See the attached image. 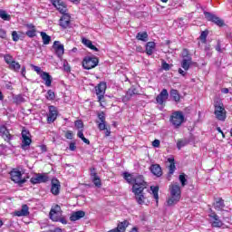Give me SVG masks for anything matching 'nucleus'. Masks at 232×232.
Wrapping results in <instances>:
<instances>
[{
    "label": "nucleus",
    "instance_id": "nucleus-50",
    "mask_svg": "<svg viewBox=\"0 0 232 232\" xmlns=\"http://www.w3.org/2000/svg\"><path fill=\"white\" fill-rule=\"evenodd\" d=\"M74 124L78 130H82V128H84V124L81 120L76 121Z\"/></svg>",
    "mask_w": 232,
    "mask_h": 232
},
{
    "label": "nucleus",
    "instance_id": "nucleus-2",
    "mask_svg": "<svg viewBox=\"0 0 232 232\" xmlns=\"http://www.w3.org/2000/svg\"><path fill=\"white\" fill-rule=\"evenodd\" d=\"M170 198L167 200L168 206H175L180 200V185L179 183L171 184L169 186Z\"/></svg>",
    "mask_w": 232,
    "mask_h": 232
},
{
    "label": "nucleus",
    "instance_id": "nucleus-48",
    "mask_svg": "<svg viewBox=\"0 0 232 232\" xmlns=\"http://www.w3.org/2000/svg\"><path fill=\"white\" fill-rule=\"evenodd\" d=\"M215 50L218 52V53H222L224 52V49H222V44L220 40H218L217 45L215 46Z\"/></svg>",
    "mask_w": 232,
    "mask_h": 232
},
{
    "label": "nucleus",
    "instance_id": "nucleus-20",
    "mask_svg": "<svg viewBox=\"0 0 232 232\" xmlns=\"http://www.w3.org/2000/svg\"><path fill=\"white\" fill-rule=\"evenodd\" d=\"M85 216H86V212L82 210H78L72 213L70 217V220L71 222H75L77 220H81V218H84Z\"/></svg>",
    "mask_w": 232,
    "mask_h": 232
},
{
    "label": "nucleus",
    "instance_id": "nucleus-9",
    "mask_svg": "<svg viewBox=\"0 0 232 232\" xmlns=\"http://www.w3.org/2000/svg\"><path fill=\"white\" fill-rule=\"evenodd\" d=\"M205 18L207 21H211V23H214V24H217V26L222 27L224 24V20H222L220 17L217 16L215 14L210 12H204Z\"/></svg>",
    "mask_w": 232,
    "mask_h": 232
},
{
    "label": "nucleus",
    "instance_id": "nucleus-10",
    "mask_svg": "<svg viewBox=\"0 0 232 232\" xmlns=\"http://www.w3.org/2000/svg\"><path fill=\"white\" fill-rule=\"evenodd\" d=\"M63 217V210L61 209V206L55 205L53 207L49 213V218L53 222H59V218Z\"/></svg>",
    "mask_w": 232,
    "mask_h": 232
},
{
    "label": "nucleus",
    "instance_id": "nucleus-63",
    "mask_svg": "<svg viewBox=\"0 0 232 232\" xmlns=\"http://www.w3.org/2000/svg\"><path fill=\"white\" fill-rule=\"evenodd\" d=\"M178 72H179V73H180V75H182L183 77H186V72L184 70L179 68Z\"/></svg>",
    "mask_w": 232,
    "mask_h": 232
},
{
    "label": "nucleus",
    "instance_id": "nucleus-46",
    "mask_svg": "<svg viewBox=\"0 0 232 232\" xmlns=\"http://www.w3.org/2000/svg\"><path fill=\"white\" fill-rule=\"evenodd\" d=\"M188 145V141L186 140H178L177 142V148L178 150H182V148H184V146Z\"/></svg>",
    "mask_w": 232,
    "mask_h": 232
},
{
    "label": "nucleus",
    "instance_id": "nucleus-35",
    "mask_svg": "<svg viewBox=\"0 0 232 232\" xmlns=\"http://www.w3.org/2000/svg\"><path fill=\"white\" fill-rule=\"evenodd\" d=\"M170 97L174 99L175 102H179L180 101V94L179 93V91L175 89L170 91Z\"/></svg>",
    "mask_w": 232,
    "mask_h": 232
},
{
    "label": "nucleus",
    "instance_id": "nucleus-39",
    "mask_svg": "<svg viewBox=\"0 0 232 232\" xmlns=\"http://www.w3.org/2000/svg\"><path fill=\"white\" fill-rule=\"evenodd\" d=\"M0 17L4 21H10V19H12V16H10L5 10H0Z\"/></svg>",
    "mask_w": 232,
    "mask_h": 232
},
{
    "label": "nucleus",
    "instance_id": "nucleus-17",
    "mask_svg": "<svg viewBox=\"0 0 232 232\" xmlns=\"http://www.w3.org/2000/svg\"><path fill=\"white\" fill-rule=\"evenodd\" d=\"M53 48L55 51L57 57L61 58L64 55V45L59 41H55L53 44Z\"/></svg>",
    "mask_w": 232,
    "mask_h": 232
},
{
    "label": "nucleus",
    "instance_id": "nucleus-28",
    "mask_svg": "<svg viewBox=\"0 0 232 232\" xmlns=\"http://www.w3.org/2000/svg\"><path fill=\"white\" fill-rule=\"evenodd\" d=\"M82 44L87 46V48H90L91 50H93L94 52L99 51V48H97V47H95V45H93V44L92 43V40L82 38Z\"/></svg>",
    "mask_w": 232,
    "mask_h": 232
},
{
    "label": "nucleus",
    "instance_id": "nucleus-19",
    "mask_svg": "<svg viewBox=\"0 0 232 232\" xmlns=\"http://www.w3.org/2000/svg\"><path fill=\"white\" fill-rule=\"evenodd\" d=\"M60 191H61V182H59L57 179H53L51 193H53V195H59Z\"/></svg>",
    "mask_w": 232,
    "mask_h": 232
},
{
    "label": "nucleus",
    "instance_id": "nucleus-4",
    "mask_svg": "<svg viewBox=\"0 0 232 232\" xmlns=\"http://www.w3.org/2000/svg\"><path fill=\"white\" fill-rule=\"evenodd\" d=\"M31 137H32V135L30 134V130L24 128L22 130L21 148L24 151H26V150H30V144H32V138Z\"/></svg>",
    "mask_w": 232,
    "mask_h": 232
},
{
    "label": "nucleus",
    "instance_id": "nucleus-13",
    "mask_svg": "<svg viewBox=\"0 0 232 232\" xmlns=\"http://www.w3.org/2000/svg\"><path fill=\"white\" fill-rule=\"evenodd\" d=\"M98 121H96V124H98V130L100 131H104L106 130V114L104 111H101L97 113Z\"/></svg>",
    "mask_w": 232,
    "mask_h": 232
},
{
    "label": "nucleus",
    "instance_id": "nucleus-38",
    "mask_svg": "<svg viewBox=\"0 0 232 232\" xmlns=\"http://www.w3.org/2000/svg\"><path fill=\"white\" fill-rule=\"evenodd\" d=\"M209 32L208 30L203 31L199 36V39L201 41V43L203 44H206V43H208V35Z\"/></svg>",
    "mask_w": 232,
    "mask_h": 232
},
{
    "label": "nucleus",
    "instance_id": "nucleus-26",
    "mask_svg": "<svg viewBox=\"0 0 232 232\" xmlns=\"http://www.w3.org/2000/svg\"><path fill=\"white\" fill-rule=\"evenodd\" d=\"M135 195L136 201L138 204H144V200H146V197H144V190H140V192H133Z\"/></svg>",
    "mask_w": 232,
    "mask_h": 232
},
{
    "label": "nucleus",
    "instance_id": "nucleus-42",
    "mask_svg": "<svg viewBox=\"0 0 232 232\" xmlns=\"http://www.w3.org/2000/svg\"><path fill=\"white\" fill-rule=\"evenodd\" d=\"M94 186H96V188H101V186H102V183L101 182V178L99 176H96L94 178H91Z\"/></svg>",
    "mask_w": 232,
    "mask_h": 232
},
{
    "label": "nucleus",
    "instance_id": "nucleus-60",
    "mask_svg": "<svg viewBox=\"0 0 232 232\" xmlns=\"http://www.w3.org/2000/svg\"><path fill=\"white\" fill-rule=\"evenodd\" d=\"M21 75L26 77V67L23 66L21 70Z\"/></svg>",
    "mask_w": 232,
    "mask_h": 232
},
{
    "label": "nucleus",
    "instance_id": "nucleus-8",
    "mask_svg": "<svg viewBox=\"0 0 232 232\" xmlns=\"http://www.w3.org/2000/svg\"><path fill=\"white\" fill-rule=\"evenodd\" d=\"M170 122L175 128H179L182 126V122H184V114L182 111H175L170 116Z\"/></svg>",
    "mask_w": 232,
    "mask_h": 232
},
{
    "label": "nucleus",
    "instance_id": "nucleus-55",
    "mask_svg": "<svg viewBox=\"0 0 232 232\" xmlns=\"http://www.w3.org/2000/svg\"><path fill=\"white\" fill-rule=\"evenodd\" d=\"M152 146H153V148H159V146H160V140H154L152 141Z\"/></svg>",
    "mask_w": 232,
    "mask_h": 232
},
{
    "label": "nucleus",
    "instance_id": "nucleus-15",
    "mask_svg": "<svg viewBox=\"0 0 232 232\" xmlns=\"http://www.w3.org/2000/svg\"><path fill=\"white\" fill-rule=\"evenodd\" d=\"M50 180V178L48 177V174H36V177H34L31 179L32 184H43V182H48Z\"/></svg>",
    "mask_w": 232,
    "mask_h": 232
},
{
    "label": "nucleus",
    "instance_id": "nucleus-11",
    "mask_svg": "<svg viewBox=\"0 0 232 232\" xmlns=\"http://www.w3.org/2000/svg\"><path fill=\"white\" fill-rule=\"evenodd\" d=\"M208 217L210 218L212 227H222L224 226V223L222 222V220H220L218 215H217V213H215L213 210H210V214H208Z\"/></svg>",
    "mask_w": 232,
    "mask_h": 232
},
{
    "label": "nucleus",
    "instance_id": "nucleus-22",
    "mask_svg": "<svg viewBox=\"0 0 232 232\" xmlns=\"http://www.w3.org/2000/svg\"><path fill=\"white\" fill-rule=\"evenodd\" d=\"M40 77L41 79H43V81H44L45 86H47V88H50V86H52V81H53V78L52 77V75H50V73L46 72H42Z\"/></svg>",
    "mask_w": 232,
    "mask_h": 232
},
{
    "label": "nucleus",
    "instance_id": "nucleus-23",
    "mask_svg": "<svg viewBox=\"0 0 232 232\" xmlns=\"http://www.w3.org/2000/svg\"><path fill=\"white\" fill-rule=\"evenodd\" d=\"M151 173H153L156 177H162V169L159 164H153L150 168Z\"/></svg>",
    "mask_w": 232,
    "mask_h": 232
},
{
    "label": "nucleus",
    "instance_id": "nucleus-18",
    "mask_svg": "<svg viewBox=\"0 0 232 232\" xmlns=\"http://www.w3.org/2000/svg\"><path fill=\"white\" fill-rule=\"evenodd\" d=\"M134 95H139V91L135 87H131L127 91L126 95L122 97V102H128Z\"/></svg>",
    "mask_w": 232,
    "mask_h": 232
},
{
    "label": "nucleus",
    "instance_id": "nucleus-7",
    "mask_svg": "<svg viewBox=\"0 0 232 232\" xmlns=\"http://www.w3.org/2000/svg\"><path fill=\"white\" fill-rule=\"evenodd\" d=\"M99 64V58L98 57H90L86 56L82 61V66L84 70H92L95 68Z\"/></svg>",
    "mask_w": 232,
    "mask_h": 232
},
{
    "label": "nucleus",
    "instance_id": "nucleus-6",
    "mask_svg": "<svg viewBox=\"0 0 232 232\" xmlns=\"http://www.w3.org/2000/svg\"><path fill=\"white\" fill-rule=\"evenodd\" d=\"M215 111L214 115H216V119L218 121H226V109L224 108V103L222 102H216L215 103Z\"/></svg>",
    "mask_w": 232,
    "mask_h": 232
},
{
    "label": "nucleus",
    "instance_id": "nucleus-33",
    "mask_svg": "<svg viewBox=\"0 0 232 232\" xmlns=\"http://www.w3.org/2000/svg\"><path fill=\"white\" fill-rule=\"evenodd\" d=\"M150 191H152L153 198L156 200V203L159 204V187L151 186Z\"/></svg>",
    "mask_w": 232,
    "mask_h": 232
},
{
    "label": "nucleus",
    "instance_id": "nucleus-51",
    "mask_svg": "<svg viewBox=\"0 0 232 232\" xmlns=\"http://www.w3.org/2000/svg\"><path fill=\"white\" fill-rule=\"evenodd\" d=\"M161 68H162L163 70H165V72H169V70L171 67L169 66V63H168L162 61Z\"/></svg>",
    "mask_w": 232,
    "mask_h": 232
},
{
    "label": "nucleus",
    "instance_id": "nucleus-58",
    "mask_svg": "<svg viewBox=\"0 0 232 232\" xmlns=\"http://www.w3.org/2000/svg\"><path fill=\"white\" fill-rule=\"evenodd\" d=\"M103 130H105V137H110V135H111V130H110V128L106 127V129H104Z\"/></svg>",
    "mask_w": 232,
    "mask_h": 232
},
{
    "label": "nucleus",
    "instance_id": "nucleus-47",
    "mask_svg": "<svg viewBox=\"0 0 232 232\" xmlns=\"http://www.w3.org/2000/svg\"><path fill=\"white\" fill-rule=\"evenodd\" d=\"M31 66H32L33 70H34V72H36V73H37L38 75H40V77H41V75H42L43 73H44V71L41 70V67H39V66H37V65H34V64H32Z\"/></svg>",
    "mask_w": 232,
    "mask_h": 232
},
{
    "label": "nucleus",
    "instance_id": "nucleus-30",
    "mask_svg": "<svg viewBox=\"0 0 232 232\" xmlns=\"http://www.w3.org/2000/svg\"><path fill=\"white\" fill-rule=\"evenodd\" d=\"M136 39L138 41H142L143 43H148V33L147 32H140L136 35Z\"/></svg>",
    "mask_w": 232,
    "mask_h": 232
},
{
    "label": "nucleus",
    "instance_id": "nucleus-64",
    "mask_svg": "<svg viewBox=\"0 0 232 232\" xmlns=\"http://www.w3.org/2000/svg\"><path fill=\"white\" fill-rule=\"evenodd\" d=\"M82 141L85 143V144H90V140L86 139L84 136L82 137Z\"/></svg>",
    "mask_w": 232,
    "mask_h": 232
},
{
    "label": "nucleus",
    "instance_id": "nucleus-31",
    "mask_svg": "<svg viewBox=\"0 0 232 232\" xmlns=\"http://www.w3.org/2000/svg\"><path fill=\"white\" fill-rule=\"evenodd\" d=\"M123 179H125V180L129 183V184H134L135 182V176L128 173V172H124L123 173Z\"/></svg>",
    "mask_w": 232,
    "mask_h": 232
},
{
    "label": "nucleus",
    "instance_id": "nucleus-54",
    "mask_svg": "<svg viewBox=\"0 0 232 232\" xmlns=\"http://www.w3.org/2000/svg\"><path fill=\"white\" fill-rule=\"evenodd\" d=\"M65 137L67 139H69L70 140H72V139H73V132L68 130L66 133H65Z\"/></svg>",
    "mask_w": 232,
    "mask_h": 232
},
{
    "label": "nucleus",
    "instance_id": "nucleus-34",
    "mask_svg": "<svg viewBox=\"0 0 232 232\" xmlns=\"http://www.w3.org/2000/svg\"><path fill=\"white\" fill-rule=\"evenodd\" d=\"M129 224L130 222H128V220H124L123 222L119 223L116 228L119 232H124L126 231V227L129 226Z\"/></svg>",
    "mask_w": 232,
    "mask_h": 232
},
{
    "label": "nucleus",
    "instance_id": "nucleus-36",
    "mask_svg": "<svg viewBox=\"0 0 232 232\" xmlns=\"http://www.w3.org/2000/svg\"><path fill=\"white\" fill-rule=\"evenodd\" d=\"M13 102L14 104H21V103L24 102V98L21 94L14 95V96H13Z\"/></svg>",
    "mask_w": 232,
    "mask_h": 232
},
{
    "label": "nucleus",
    "instance_id": "nucleus-32",
    "mask_svg": "<svg viewBox=\"0 0 232 232\" xmlns=\"http://www.w3.org/2000/svg\"><path fill=\"white\" fill-rule=\"evenodd\" d=\"M40 35L42 37L44 44H50V43L52 42V37L50 35H47V34L44 32H41Z\"/></svg>",
    "mask_w": 232,
    "mask_h": 232
},
{
    "label": "nucleus",
    "instance_id": "nucleus-56",
    "mask_svg": "<svg viewBox=\"0 0 232 232\" xmlns=\"http://www.w3.org/2000/svg\"><path fill=\"white\" fill-rule=\"evenodd\" d=\"M69 150L71 151H75V150H77V146H75V143L74 142H71L70 145H69Z\"/></svg>",
    "mask_w": 232,
    "mask_h": 232
},
{
    "label": "nucleus",
    "instance_id": "nucleus-62",
    "mask_svg": "<svg viewBox=\"0 0 232 232\" xmlns=\"http://www.w3.org/2000/svg\"><path fill=\"white\" fill-rule=\"evenodd\" d=\"M77 137H79V139H82L84 137V133L82 132V130L78 131Z\"/></svg>",
    "mask_w": 232,
    "mask_h": 232
},
{
    "label": "nucleus",
    "instance_id": "nucleus-1",
    "mask_svg": "<svg viewBox=\"0 0 232 232\" xmlns=\"http://www.w3.org/2000/svg\"><path fill=\"white\" fill-rule=\"evenodd\" d=\"M52 5L54 8H56L60 14H63V16L60 18V26L66 30V28L70 27L71 16L66 14L68 12V8L66 7V4L63 2V0H51Z\"/></svg>",
    "mask_w": 232,
    "mask_h": 232
},
{
    "label": "nucleus",
    "instance_id": "nucleus-12",
    "mask_svg": "<svg viewBox=\"0 0 232 232\" xmlns=\"http://www.w3.org/2000/svg\"><path fill=\"white\" fill-rule=\"evenodd\" d=\"M0 136L5 142H8L10 146H12V140L14 139V135L10 134V130L6 129V126L3 125L0 127Z\"/></svg>",
    "mask_w": 232,
    "mask_h": 232
},
{
    "label": "nucleus",
    "instance_id": "nucleus-16",
    "mask_svg": "<svg viewBox=\"0 0 232 232\" xmlns=\"http://www.w3.org/2000/svg\"><path fill=\"white\" fill-rule=\"evenodd\" d=\"M57 120V109L55 106H49V113L47 115V122L48 124H52V122H55Z\"/></svg>",
    "mask_w": 232,
    "mask_h": 232
},
{
    "label": "nucleus",
    "instance_id": "nucleus-52",
    "mask_svg": "<svg viewBox=\"0 0 232 232\" xmlns=\"http://www.w3.org/2000/svg\"><path fill=\"white\" fill-rule=\"evenodd\" d=\"M5 61L7 64H9V66H10V64H12V62H14V60H12V56L10 54H6L5 56Z\"/></svg>",
    "mask_w": 232,
    "mask_h": 232
},
{
    "label": "nucleus",
    "instance_id": "nucleus-27",
    "mask_svg": "<svg viewBox=\"0 0 232 232\" xmlns=\"http://www.w3.org/2000/svg\"><path fill=\"white\" fill-rule=\"evenodd\" d=\"M214 208L215 209H217V211H222V209L226 208V204H224V199H222V198H218V199H216V201L214 202Z\"/></svg>",
    "mask_w": 232,
    "mask_h": 232
},
{
    "label": "nucleus",
    "instance_id": "nucleus-3",
    "mask_svg": "<svg viewBox=\"0 0 232 232\" xmlns=\"http://www.w3.org/2000/svg\"><path fill=\"white\" fill-rule=\"evenodd\" d=\"M146 188H148V183L144 180V176L139 175L135 177L134 183L132 185V193L144 191Z\"/></svg>",
    "mask_w": 232,
    "mask_h": 232
},
{
    "label": "nucleus",
    "instance_id": "nucleus-14",
    "mask_svg": "<svg viewBox=\"0 0 232 232\" xmlns=\"http://www.w3.org/2000/svg\"><path fill=\"white\" fill-rule=\"evenodd\" d=\"M96 95L98 96V101L101 102L104 99V93H106V82H100L96 87Z\"/></svg>",
    "mask_w": 232,
    "mask_h": 232
},
{
    "label": "nucleus",
    "instance_id": "nucleus-5",
    "mask_svg": "<svg viewBox=\"0 0 232 232\" xmlns=\"http://www.w3.org/2000/svg\"><path fill=\"white\" fill-rule=\"evenodd\" d=\"M10 176L11 180L15 184H18V186H23V184L26 182V179L23 178V173L17 169H13L10 172Z\"/></svg>",
    "mask_w": 232,
    "mask_h": 232
},
{
    "label": "nucleus",
    "instance_id": "nucleus-41",
    "mask_svg": "<svg viewBox=\"0 0 232 232\" xmlns=\"http://www.w3.org/2000/svg\"><path fill=\"white\" fill-rule=\"evenodd\" d=\"M177 168L175 167V163H172L169 166V176H168V180H171V175L175 173V169Z\"/></svg>",
    "mask_w": 232,
    "mask_h": 232
},
{
    "label": "nucleus",
    "instance_id": "nucleus-24",
    "mask_svg": "<svg viewBox=\"0 0 232 232\" xmlns=\"http://www.w3.org/2000/svg\"><path fill=\"white\" fill-rule=\"evenodd\" d=\"M15 217H26L30 215L28 211V205H23L21 210H17L14 212Z\"/></svg>",
    "mask_w": 232,
    "mask_h": 232
},
{
    "label": "nucleus",
    "instance_id": "nucleus-37",
    "mask_svg": "<svg viewBox=\"0 0 232 232\" xmlns=\"http://www.w3.org/2000/svg\"><path fill=\"white\" fill-rule=\"evenodd\" d=\"M10 70H14V72H19L21 70V64L19 63L13 61L9 65Z\"/></svg>",
    "mask_w": 232,
    "mask_h": 232
},
{
    "label": "nucleus",
    "instance_id": "nucleus-40",
    "mask_svg": "<svg viewBox=\"0 0 232 232\" xmlns=\"http://www.w3.org/2000/svg\"><path fill=\"white\" fill-rule=\"evenodd\" d=\"M204 51L208 57H211V55H213V53H211V44H208V42L205 44Z\"/></svg>",
    "mask_w": 232,
    "mask_h": 232
},
{
    "label": "nucleus",
    "instance_id": "nucleus-43",
    "mask_svg": "<svg viewBox=\"0 0 232 232\" xmlns=\"http://www.w3.org/2000/svg\"><path fill=\"white\" fill-rule=\"evenodd\" d=\"M47 101H54L55 100V92L52 90H49L46 94Z\"/></svg>",
    "mask_w": 232,
    "mask_h": 232
},
{
    "label": "nucleus",
    "instance_id": "nucleus-29",
    "mask_svg": "<svg viewBox=\"0 0 232 232\" xmlns=\"http://www.w3.org/2000/svg\"><path fill=\"white\" fill-rule=\"evenodd\" d=\"M156 44L155 42H149L146 44V53L147 55H152L153 50H155Z\"/></svg>",
    "mask_w": 232,
    "mask_h": 232
},
{
    "label": "nucleus",
    "instance_id": "nucleus-53",
    "mask_svg": "<svg viewBox=\"0 0 232 232\" xmlns=\"http://www.w3.org/2000/svg\"><path fill=\"white\" fill-rule=\"evenodd\" d=\"M12 37L14 43H17V41H19V34H17V31H13Z\"/></svg>",
    "mask_w": 232,
    "mask_h": 232
},
{
    "label": "nucleus",
    "instance_id": "nucleus-21",
    "mask_svg": "<svg viewBox=\"0 0 232 232\" xmlns=\"http://www.w3.org/2000/svg\"><path fill=\"white\" fill-rule=\"evenodd\" d=\"M168 90L163 89L161 92L156 97V101L158 104H164V101H166L169 97Z\"/></svg>",
    "mask_w": 232,
    "mask_h": 232
},
{
    "label": "nucleus",
    "instance_id": "nucleus-45",
    "mask_svg": "<svg viewBox=\"0 0 232 232\" xmlns=\"http://www.w3.org/2000/svg\"><path fill=\"white\" fill-rule=\"evenodd\" d=\"M179 182L181 183L182 188L188 184V179H186V174L179 175Z\"/></svg>",
    "mask_w": 232,
    "mask_h": 232
},
{
    "label": "nucleus",
    "instance_id": "nucleus-61",
    "mask_svg": "<svg viewBox=\"0 0 232 232\" xmlns=\"http://www.w3.org/2000/svg\"><path fill=\"white\" fill-rule=\"evenodd\" d=\"M58 222H61L62 224H68V221H66V218H63V216L59 218Z\"/></svg>",
    "mask_w": 232,
    "mask_h": 232
},
{
    "label": "nucleus",
    "instance_id": "nucleus-44",
    "mask_svg": "<svg viewBox=\"0 0 232 232\" xmlns=\"http://www.w3.org/2000/svg\"><path fill=\"white\" fill-rule=\"evenodd\" d=\"M25 35H27V37H35L37 35V30L36 29H31V30H28L26 33H25Z\"/></svg>",
    "mask_w": 232,
    "mask_h": 232
},
{
    "label": "nucleus",
    "instance_id": "nucleus-57",
    "mask_svg": "<svg viewBox=\"0 0 232 232\" xmlns=\"http://www.w3.org/2000/svg\"><path fill=\"white\" fill-rule=\"evenodd\" d=\"M0 37L2 39H6V31H5L4 29H0Z\"/></svg>",
    "mask_w": 232,
    "mask_h": 232
},
{
    "label": "nucleus",
    "instance_id": "nucleus-59",
    "mask_svg": "<svg viewBox=\"0 0 232 232\" xmlns=\"http://www.w3.org/2000/svg\"><path fill=\"white\" fill-rule=\"evenodd\" d=\"M63 70L64 72H71L70 65L66 63H63Z\"/></svg>",
    "mask_w": 232,
    "mask_h": 232
},
{
    "label": "nucleus",
    "instance_id": "nucleus-25",
    "mask_svg": "<svg viewBox=\"0 0 232 232\" xmlns=\"http://www.w3.org/2000/svg\"><path fill=\"white\" fill-rule=\"evenodd\" d=\"M191 65V57L190 56H185L183 60L181 61V68L185 70V72H188L189 70V66Z\"/></svg>",
    "mask_w": 232,
    "mask_h": 232
},
{
    "label": "nucleus",
    "instance_id": "nucleus-49",
    "mask_svg": "<svg viewBox=\"0 0 232 232\" xmlns=\"http://www.w3.org/2000/svg\"><path fill=\"white\" fill-rule=\"evenodd\" d=\"M90 171H91V173H90L91 179H93V178H95V177H99V175H97V169H95V168H91V169H90Z\"/></svg>",
    "mask_w": 232,
    "mask_h": 232
}]
</instances>
